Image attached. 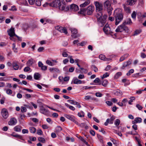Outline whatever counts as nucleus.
I'll return each instance as SVG.
<instances>
[{"label":"nucleus","instance_id":"6e6552de","mask_svg":"<svg viewBox=\"0 0 146 146\" xmlns=\"http://www.w3.org/2000/svg\"><path fill=\"white\" fill-rule=\"evenodd\" d=\"M94 6L92 5L89 6L87 9H86L87 15H92L94 10Z\"/></svg>","mask_w":146,"mask_h":146},{"label":"nucleus","instance_id":"7ed1b4c3","mask_svg":"<svg viewBox=\"0 0 146 146\" xmlns=\"http://www.w3.org/2000/svg\"><path fill=\"white\" fill-rule=\"evenodd\" d=\"M104 5L105 8L107 9V12L109 15H111L112 11L113 9L111 6V3L109 0H106L104 3Z\"/></svg>","mask_w":146,"mask_h":146},{"label":"nucleus","instance_id":"ddd939ff","mask_svg":"<svg viewBox=\"0 0 146 146\" xmlns=\"http://www.w3.org/2000/svg\"><path fill=\"white\" fill-rule=\"evenodd\" d=\"M1 113L3 117L5 119H7L9 116L8 111L5 109H3L2 110Z\"/></svg>","mask_w":146,"mask_h":146},{"label":"nucleus","instance_id":"5701e85b","mask_svg":"<svg viewBox=\"0 0 146 146\" xmlns=\"http://www.w3.org/2000/svg\"><path fill=\"white\" fill-rule=\"evenodd\" d=\"M99 58L101 60L106 61H109L111 60V59L106 58L105 56L103 54H100V55L99 56Z\"/></svg>","mask_w":146,"mask_h":146},{"label":"nucleus","instance_id":"0eeeda50","mask_svg":"<svg viewBox=\"0 0 146 146\" xmlns=\"http://www.w3.org/2000/svg\"><path fill=\"white\" fill-rule=\"evenodd\" d=\"M64 116L68 119L74 122L76 125H79V123L76 120V118L74 116L67 114H64Z\"/></svg>","mask_w":146,"mask_h":146},{"label":"nucleus","instance_id":"5fc2aeb1","mask_svg":"<svg viewBox=\"0 0 146 146\" xmlns=\"http://www.w3.org/2000/svg\"><path fill=\"white\" fill-rule=\"evenodd\" d=\"M13 49L15 52H17V49L15 48V43H13Z\"/></svg>","mask_w":146,"mask_h":146},{"label":"nucleus","instance_id":"a18cd8bd","mask_svg":"<svg viewBox=\"0 0 146 146\" xmlns=\"http://www.w3.org/2000/svg\"><path fill=\"white\" fill-rule=\"evenodd\" d=\"M115 94L117 96H121L122 94V92L119 90L117 91L115 93Z\"/></svg>","mask_w":146,"mask_h":146},{"label":"nucleus","instance_id":"7c9ffc66","mask_svg":"<svg viewBox=\"0 0 146 146\" xmlns=\"http://www.w3.org/2000/svg\"><path fill=\"white\" fill-rule=\"evenodd\" d=\"M129 56L128 54H124L123 56H122L120 58L119 61L121 62L127 58Z\"/></svg>","mask_w":146,"mask_h":146},{"label":"nucleus","instance_id":"6ab92c4d","mask_svg":"<svg viewBox=\"0 0 146 146\" xmlns=\"http://www.w3.org/2000/svg\"><path fill=\"white\" fill-rule=\"evenodd\" d=\"M58 8L60 10L62 11L63 10L65 11H66L69 9V8L68 7H66L65 5H62V3L60 5V6H59Z\"/></svg>","mask_w":146,"mask_h":146},{"label":"nucleus","instance_id":"c9c22d12","mask_svg":"<svg viewBox=\"0 0 146 146\" xmlns=\"http://www.w3.org/2000/svg\"><path fill=\"white\" fill-rule=\"evenodd\" d=\"M78 137L82 141L84 142L88 146V143L81 136H79V137Z\"/></svg>","mask_w":146,"mask_h":146},{"label":"nucleus","instance_id":"cd10ccee","mask_svg":"<svg viewBox=\"0 0 146 146\" xmlns=\"http://www.w3.org/2000/svg\"><path fill=\"white\" fill-rule=\"evenodd\" d=\"M40 77V75L38 73H35L34 75V78L36 80H38Z\"/></svg>","mask_w":146,"mask_h":146},{"label":"nucleus","instance_id":"8fccbe9b","mask_svg":"<svg viewBox=\"0 0 146 146\" xmlns=\"http://www.w3.org/2000/svg\"><path fill=\"white\" fill-rule=\"evenodd\" d=\"M120 123V121L119 119H116L115 122L114 124L116 126H118L119 125Z\"/></svg>","mask_w":146,"mask_h":146},{"label":"nucleus","instance_id":"b1692460","mask_svg":"<svg viewBox=\"0 0 146 146\" xmlns=\"http://www.w3.org/2000/svg\"><path fill=\"white\" fill-rule=\"evenodd\" d=\"M142 122V119L141 118L137 117L135 118L134 120L132 121L133 123H140Z\"/></svg>","mask_w":146,"mask_h":146},{"label":"nucleus","instance_id":"a19ab883","mask_svg":"<svg viewBox=\"0 0 146 146\" xmlns=\"http://www.w3.org/2000/svg\"><path fill=\"white\" fill-rule=\"evenodd\" d=\"M68 52L66 51H64L62 53V55L64 57H67L68 56Z\"/></svg>","mask_w":146,"mask_h":146},{"label":"nucleus","instance_id":"20e7f679","mask_svg":"<svg viewBox=\"0 0 146 146\" xmlns=\"http://www.w3.org/2000/svg\"><path fill=\"white\" fill-rule=\"evenodd\" d=\"M49 107L46 105L42 103H41L39 105L40 112V113L44 115H46L48 112V110L47 107Z\"/></svg>","mask_w":146,"mask_h":146},{"label":"nucleus","instance_id":"13d9d810","mask_svg":"<svg viewBox=\"0 0 146 146\" xmlns=\"http://www.w3.org/2000/svg\"><path fill=\"white\" fill-rule=\"evenodd\" d=\"M30 68L28 66L25 67L24 69V71L25 72H28L30 71Z\"/></svg>","mask_w":146,"mask_h":146},{"label":"nucleus","instance_id":"aec40b11","mask_svg":"<svg viewBox=\"0 0 146 146\" xmlns=\"http://www.w3.org/2000/svg\"><path fill=\"white\" fill-rule=\"evenodd\" d=\"M72 82L74 84H82V81L76 78H74L72 80Z\"/></svg>","mask_w":146,"mask_h":146},{"label":"nucleus","instance_id":"58836bf2","mask_svg":"<svg viewBox=\"0 0 146 146\" xmlns=\"http://www.w3.org/2000/svg\"><path fill=\"white\" fill-rule=\"evenodd\" d=\"M38 139L39 141L42 143H44L45 142V140L44 138L39 137L38 138Z\"/></svg>","mask_w":146,"mask_h":146},{"label":"nucleus","instance_id":"0e129e2a","mask_svg":"<svg viewBox=\"0 0 146 146\" xmlns=\"http://www.w3.org/2000/svg\"><path fill=\"white\" fill-rule=\"evenodd\" d=\"M29 131L27 129H23L22 130V133L23 134L28 133Z\"/></svg>","mask_w":146,"mask_h":146},{"label":"nucleus","instance_id":"ea45409f","mask_svg":"<svg viewBox=\"0 0 146 146\" xmlns=\"http://www.w3.org/2000/svg\"><path fill=\"white\" fill-rule=\"evenodd\" d=\"M130 100L129 101L128 103L130 105L132 104L131 102H133V100H135V98L133 96L130 98Z\"/></svg>","mask_w":146,"mask_h":146},{"label":"nucleus","instance_id":"f257e3e1","mask_svg":"<svg viewBox=\"0 0 146 146\" xmlns=\"http://www.w3.org/2000/svg\"><path fill=\"white\" fill-rule=\"evenodd\" d=\"M114 14L115 19V25H117L123 19V15L122 10L121 9L117 8L114 10Z\"/></svg>","mask_w":146,"mask_h":146},{"label":"nucleus","instance_id":"423d86ee","mask_svg":"<svg viewBox=\"0 0 146 146\" xmlns=\"http://www.w3.org/2000/svg\"><path fill=\"white\" fill-rule=\"evenodd\" d=\"M123 31L126 32L128 33L129 31V29L127 27L125 26V25L123 23L122 24L119 26L115 30L116 32H121Z\"/></svg>","mask_w":146,"mask_h":146},{"label":"nucleus","instance_id":"052dcab7","mask_svg":"<svg viewBox=\"0 0 146 146\" xmlns=\"http://www.w3.org/2000/svg\"><path fill=\"white\" fill-rule=\"evenodd\" d=\"M44 49V47H40L38 48V51L39 52H42Z\"/></svg>","mask_w":146,"mask_h":146},{"label":"nucleus","instance_id":"338daca9","mask_svg":"<svg viewBox=\"0 0 146 146\" xmlns=\"http://www.w3.org/2000/svg\"><path fill=\"white\" fill-rule=\"evenodd\" d=\"M106 104L107 105H108L109 106H111L113 105L111 101H106Z\"/></svg>","mask_w":146,"mask_h":146},{"label":"nucleus","instance_id":"a211bd4d","mask_svg":"<svg viewBox=\"0 0 146 146\" xmlns=\"http://www.w3.org/2000/svg\"><path fill=\"white\" fill-rule=\"evenodd\" d=\"M17 123V120L15 118H12L10 119V121L8 122V124L10 125H15Z\"/></svg>","mask_w":146,"mask_h":146},{"label":"nucleus","instance_id":"1a4fd4ad","mask_svg":"<svg viewBox=\"0 0 146 146\" xmlns=\"http://www.w3.org/2000/svg\"><path fill=\"white\" fill-rule=\"evenodd\" d=\"M61 1L60 0H55L50 3V5L52 7H58L61 4Z\"/></svg>","mask_w":146,"mask_h":146},{"label":"nucleus","instance_id":"c85d7f7f","mask_svg":"<svg viewBox=\"0 0 146 146\" xmlns=\"http://www.w3.org/2000/svg\"><path fill=\"white\" fill-rule=\"evenodd\" d=\"M14 130L17 132H19L21 131V127L19 125H17L14 127Z\"/></svg>","mask_w":146,"mask_h":146},{"label":"nucleus","instance_id":"473e14b6","mask_svg":"<svg viewBox=\"0 0 146 146\" xmlns=\"http://www.w3.org/2000/svg\"><path fill=\"white\" fill-rule=\"evenodd\" d=\"M124 9L126 13H130L131 12V10L129 7H128L125 6L124 7Z\"/></svg>","mask_w":146,"mask_h":146},{"label":"nucleus","instance_id":"dca6fc26","mask_svg":"<svg viewBox=\"0 0 146 146\" xmlns=\"http://www.w3.org/2000/svg\"><path fill=\"white\" fill-rule=\"evenodd\" d=\"M132 61V60L129 59L127 61L124 62L121 68V69H123L125 67L128 66L131 64Z\"/></svg>","mask_w":146,"mask_h":146},{"label":"nucleus","instance_id":"c03bdc74","mask_svg":"<svg viewBox=\"0 0 146 146\" xmlns=\"http://www.w3.org/2000/svg\"><path fill=\"white\" fill-rule=\"evenodd\" d=\"M43 132L40 129L37 130V133L39 135H41L43 134Z\"/></svg>","mask_w":146,"mask_h":146},{"label":"nucleus","instance_id":"9b49d317","mask_svg":"<svg viewBox=\"0 0 146 146\" xmlns=\"http://www.w3.org/2000/svg\"><path fill=\"white\" fill-rule=\"evenodd\" d=\"M56 30L59 31L61 33H64L65 34L67 33V31L66 28L65 27H63L59 26H57L55 27Z\"/></svg>","mask_w":146,"mask_h":146},{"label":"nucleus","instance_id":"79ce46f5","mask_svg":"<svg viewBox=\"0 0 146 146\" xmlns=\"http://www.w3.org/2000/svg\"><path fill=\"white\" fill-rule=\"evenodd\" d=\"M122 74V73L120 72H117L115 75V77L116 78H118L119 76H121Z\"/></svg>","mask_w":146,"mask_h":146},{"label":"nucleus","instance_id":"e433bc0d","mask_svg":"<svg viewBox=\"0 0 146 146\" xmlns=\"http://www.w3.org/2000/svg\"><path fill=\"white\" fill-rule=\"evenodd\" d=\"M78 125L80 126V127H85V128L86 129H87L88 128V126H87L86 125V123H82L80 124L79 123V125Z\"/></svg>","mask_w":146,"mask_h":146},{"label":"nucleus","instance_id":"72a5a7b5","mask_svg":"<svg viewBox=\"0 0 146 146\" xmlns=\"http://www.w3.org/2000/svg\"><path fill=\"white\" fill-rule=\"evenodd\" d=\"M13 68L15 70H17L19 68L18 65L16 62H14L12 64Z\"/></svg>","mask_w":146,"mask_h":146},{"label":"nucleus","instance_id":"2f4dec72","mask_svg":"<svg viewBox=\"0 0 146 146\" xmlns=\"http://www.w3.org/2000/svg\"><path fill=\"white\" fill-rule=\"evenodd\" d=\"M137 0H127V3L129 5H132L135 4Z\"/></svg>","mask_w":146,"mask_h":146},{"label":"nucleus","instance_id":"680f3d73","mask_svg":"<svg viewBox=\"0 0 146 146\" xmlns=\"http://www.w3.org/2000/svg\"><path fill=\"white\" fill-rule=\"evenodd\" d=\"M115 119V117L114 116H112L110 119V123L112 124L113 123V121Z\"/></svg>","mask_w":146,"mask_h":146},{"label":"nucleus","instance_id":"412c9836","mask_svg":"<svg viewBox=\"0 0 146 146\" xmlns=\"http://www.w3.org/2000/svg\"><path fill=\"white\" fill-rule=\"evenodd\" d=\"M49 70L51 73H59L60 72L59 69L58 68L55 67L50 68L49 69Z\"/></svg>","mask_w":146,"mask_h":146},{"label":"nucleus","instance_id":"603ef678","mask_svg":"<svg viewBox=\"0 0 146 146\" xmlns=\"http://www.w3.org/2000/svg\"><path fill=\"white\" fill-rule=\"evenodd\" d=\"M21 111L22 112H25L26 111L27 109L26 107L22 106L21 107Z\"/></svg>","mask_w":146,"mask_h":146},{"label":"nucleus","instance_id":"c756f323","mask_svg":"<svg viewBox=\"0 0 146 146\" xmlns=\"http://www.w3.org/2000/svg\"><path fill=\"white\" fill-rule=\"evenodd\" d=\"M30 132L31 133H35L36 131V129L35 127H31L29 128Z\"/></svg>","mask_w":146,"mask_h":146},{"label":"nucleus","instance_id":"9d476101","mask_svg":"<svg viewBox=\"0 0 146 146\" xmlns=\"http://www.w3.org/2000/svg\"><path fill=\"white\" fill-rule=\"evenodd\" d=\"M103 30L105 33L106 35H109L112 32L111 31L109 25L106 24L103 28Z\"/></svg>","mask_w":146,"mask_h":146},{"label":"nucleus","instance_id":"3c124183","mask_svg":"<svg viewBox=\"0 0 146 146\" xmlns=\"http://www.w3.org/2000/svg\"><path fill=\"white\" fill-rule=\"evenodd\" d=\"M136 13L135 11H134L131 15L132 18L133 19H135L136 18Z\"/></svg>","mask_w":146,"mask_h":146},{"label":"nucleus","instance_id":"774afa93","mask_svg":"<svg viewBox=\"0 0 146 146\" xmlns=\"http://www.w3.org/2000/svg\"><path fill=\"white\" fill-rule=\"evenodd\" d=\"M110 119H108L104 123V125L107 126L108 125L109 123H110Z\"/></svg>","mask_w":146,"mask_h":146},{"label":"nucleus","instance_id":"6e6d98bb","mask_svg":"<svg viewBox=\"0 0 146 146\" xmlns=\"http://www.w3.org/2000/svg\"><path fill=\"white\" fill-rule=\"evenodd\" d=\"M108 83V81L107 80H104L102 83V85L103 86L106 87L107 86Z\"/></svg>","mask_w":146,"mask_h":146},{"label":"nucleus","instance_id":"f3484780","mask_svg":"<svg viewBox=\"0 0 146 146\" xmlns=\"http://www.w3.org/2000/svg\"><path fill=\"white\" fill-rule=\"evenodd\" d=\"M7 32L10 37L14 36L16 35L15 33L14 29L13 28L11 27Z\"/></svg>","mask_w":146,"mask_h":146},{"label":"nucleus","instance_id":"09e8293b","mask_svg":"<svg viewBox=\"0 0 146 146\" xmlns=\"http://www.w3.org/2000/svg\"><path fill=\"white\" fill-rule=\"evenodd\" d=\"M44 21L45 23H44V24H46L47 23H50L52 22V21L49 19H44Z\"/></svg>","mask_w":146,"mask_h":146},{"label":"nucleus","instance_id":"69168bd1","mask_svg":"<svg viewBox=\"0 0 146 146\" xmlns=\"http://www.w3.org/2000/svg\"><path fill=\"white\" fill-rule=\"evenodd\" d=\"M28 1L30 5H32L35 3V0H28Z\"/></svg>","mask_w":146,"mask_h":146},{"label":"nucleus","instance_id":"4be33fe9","mask_svg":"<svg viewBox=\"0 0 146 146\" xmlns=\"http://www.w3.org/2000/svg\"><path fill=\"white\" fill-rule=\"evenodd\" d=\"M86 9L81 8L80 11L78 12L79 14L82 15H83L85 16L87 14Z\"/></svg>","mask_w":146,"mask_h":146},{"label":"nucleus","instance_id":"39448f33","mask_svg":"<svg viewBox=\"0 0 146 146\" xmlns=\"http://www.w3.org/2000/svg\"><path fill=\"white\" fill-rule=\"evenodd\" d=\"M94 4L96 7V12H99L98 13H102L103 9V6L102 4L98 1L94 2Z\"/></svg>","mask_w":146,"mask_h":146},{"label":"nucleus","instance_id":"e2e57ef3","mask_svg":"<svg viewBox=\"0 0 146 146\" xmlns=\"http://www.w3.org/2000/svg\"><path fill=\"white\" fill-rule=\"evenodd\" d=\"M136 107L139 110H141L143 108V107L142 106L139 104H137L136 105Z\"/></svg>","mask_w":146,"mask_h":146},{"label":"nucleus","instance_id":"a878e982","mask_svg":"<svg viewBox=\"0 0 146 146\" xmlns=\"http://www.w3.org/2000/svg\"><path fill=\"white\" fill-rule=\"evenodd\" d=\"M123 23L125 25L126 24L131 25L132 23L130 19L127 18Z\"/></svg>","mask_w":146,"mask_h":146},{"label":"nucleus","instance_id":"2eb2a0df","mask_svg":"<svg viewBox=\"0 0 146 146\" xmlns=\"http://www.w3.org/2000/svg\"><path fill=\"white\" fill-rule=\"evenodd\" d=\"M46 63L48 65L53 66L56 65V64L58 63V62L56 60H52V61L49 60H47L46 61Z\"/></svg>","mask_w":146,"mask_h":146},{"label":"nucleus","instance_id":"37998d69","mask_svg":"<svg viewBox=\"0 0 146 146\" xmlns=\"http://www.w3.org/2000/svg\"><path fill=\"white\" fill-rule=\"evenodd\" d=\"M109 76V74L108 73V72H106L105 74H103L102 76V78L103 79L104 78H106L108 77Z\"/></svg>","mask_w":146,"mask_h":146},{"label":"nucleus","instance_id":"4d7b16f0","mask_svg":"<svg viewBox=\"0 0 146 146\" xmlns=\"http://www.w3.org/2000/svg\"><path fill=\"white\" fill-rule=\"evenodd\" d=\"M138 17L139 19H140V20L142 19V14L140 12H139L137 14Z\"/></svg>","mask_w":146,"mask_h":146},{"label":"nucleus","instance_id":"f8f14e48","mask_svg":"<svg viewBox=\"0 0 146 146\" xmlns=\"http://www.w3.org/2000/svg\"><path fill=\"white\" fill-rule=\"evenodd\" d=\"M70 30L71 31L72 35H71L74 38H76L79 37L80 35L77 34L78 33L77 30L74 28H71L70 29Z\"/></svg>","mask_w":146,"mask_h":146},{"label":"nucleus","instance_id":"49530a36","mask_svg":"<svg viewBox=\"0 0 146 146\" xmlns=\"http://www.w3.org/2000/svg\"><path fill=\"white\" fill-rule=\"evenodd\" d=\"M141 32V30H136L134 34L133 35L134 36L137 35L139 34Z\"/></svg>","mask_w":146,"mask_h":146},{"label":"nucleus","instance_id":"f704fd0d","mask_svg":"<svg viewBox=\"0 0 146 146\" xmlns=\"http://www.w3.org/2000/svg\"><path fill=\"white\" fill-rule=\"evenodd\" d=\"M43 0H36L35 1V4L36 6H40L41 5V2Z\"/></svg>","mask_w":146,"mask_h":146},{"label":"nucleus","instance_id":"bb28decb","mask_svg":"<svg viewBox=\"0 0 146 146\" xmlns=\"http://www.w3.org/2000/svg\"><path fill=\"white\" fill-rule=\"evenodd\" d=\"M62 129V128L60 126H57L55 128V132L56 133L60 132Z\"/></svg>","mask_w":146,"mask_h":146},{"label":"nucleus","instance_id":"4c0bfd02","mask_svg":"<svg viewBox=\"0 0 146 146\" xmlns=\"http://www.w3.org/2000/svg\"><path fill=\"white\" fill-rule=\"evenodd\" d=\"M33 63V59L31 58L29 59L27 62V64L28 66H30Z\"/></svg>","mask_w":146,"mask_h":146},{"label":"nucleus","instance_id":"393cba45","mask_svg":"<svg viewBox=\"0 0 146 146\" xmlns=\"http://www.w3.org/2000/svg\"><path fill=\"white\" fill-rule=\"evenodd\" d=\"M90 3V1L88 0L85 1L84 3L80 4V6L81 7H84L89 5Z\"/></svg>","mask_w":146,"mask_h":146},{"label":"nucleus","instance_id":"4468645a","mask_svg":"<svg viewBox=\"0 0 146 146\" xmlns=\"http://www.w3.org/2000/svg\"><path fill=\"white\" fill-rule=\"evenodd\" d=\"M70 9L71 11L74 12L78 10L79 8L77 5L73 4L70 5Z\"/></svg>","mask_w":146,"mask_h":146},{"label":"nucleus","instance_id":"de8ad7c7","mask_svg":"<svg viewBox=\"0 0 146 146\" xmlns=\"http://www.w3.org/2000/svg\"><path fill=\"white\" fill-rule=\"evenodd\" d=\"M92 68L95 72H97L98 71V68L94 65L92 66Z\"/></svg>","mask_w":146,"mask_h":146},{"label":"nucleus","instance_id":"f03ea898","mask_svg":"<svg viewBox=\"0 0 146 146\" xmlns=\"http://www.w3.org/2000/svg\"><path fill=\"white\" fill-rule=\"evenodd\" d=\"M97 21L100 27H102L105 24L107 17V15H104L102 17V13H98L96 15Z\"/></svg>","mask_w":146,"mask_h":146},{"label":"nucleus","instance_id":"bf43d9fd","mask_svg":"<svg viewBox=\"0 0 146 146\" xmlns=\"http://www.w3.org/2000/svg\"><path fill=\"white\" fill-rule=\"evenodd\" d=\"M6 92L7 94L9 95H11L12 94V92L11 90L8 89L6 90Z\"/></svg>","mask_w":146,"mask_h":146},{"label":"nucleus","instance_id":"864d4df0","mask_svg":"<svg viewBox=\"0 0 146 146\" xmlns=\"http://www.w3.org/2000/svg\"><path fill=\"white\" fill-rule=\"evenodd\" d=\"M134 71V70L133 69H131L129 70V71L128 72V73L127 74V76H129L131 74L133 73Z\"/></svg>","mask_w":146,"mask_h":146}]
</instances>
